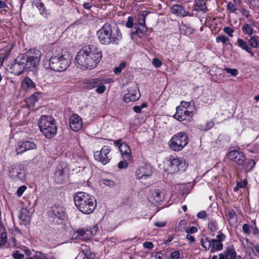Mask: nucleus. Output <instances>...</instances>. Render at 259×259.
<instances>
[{
	"instance_id": "f257e3e1",
	"label": "nucleus",
	"mask_w": 259,
	"mask_h": 259,
	"mask_svg": "<svg viewBox=\"0 0 259 259\" xmlns=\"http://www.w3.org/2000/svg\"><path fill=\"white\" fill-rule=\"evenodd\" d=\"M102 58L101 49L96 46L89 45L83 47L78 52L74 64L82 70L92 69L98 65Z\"/></svg>"
},
{
	"instance_id": "f03ea898",
	"label": "nucleus",
	"mask_w": 259,
	"mask_h": 259,
	"mask_svg": "<svg viewBox=\"0 0 259 259\" xmlns=\"http://www.w3.org/2000/svg\"><path fill=\"white\" fill-rule=\"evenodd\" d=\"M99 41L103 45H118L122 38L119 28L112 29L108 23H105L96 33Z\"/></svg>"
},
{
	"instance_id": "7ed1b4c3",
	"label": "nucleus",
	"mask_w": 259,
	"mask_h": 259,
	"mask_svg": "<svg viewBox=\"0 0 259 259\" xmlns=\"http://www.w3.org/2000/svg\"><path fill=\"white\" fill-rule=\"evenodd\" d=\"M74 202L78 209L84 214H90L97 206L95 197L84 192H77L74 194Z\"/></svg>"
},
{
	"instance_id": "20e7f679",
	"label": "nucleus",
	"mask_w": 259,
	"mask_h": 259,
	"mask_svg": "<svg viewBox=\"0 0 259 259\" xmlns=\"http://www.w3.org/2000/svg\"><path fill=\"white\" fill-rule=\"evenodd\" d=\"M41 53L38 50H29L20 55L26 71H35L40 61Z\"/></svg>"
},
{
	"instance_id": "39448f33",
	"label": "nucleus",
	"mask_w": 259,
	"mask_h": 259,
	"mask_svg": "<svg viewBox=\"0 0 259 259\" xmlns=\"http://www.w3.org/2000/svg\"><path fill=\"white\" fill-rule=\"evenodd\" d=\"M38 124L41 132L46 137L51 138L56 135L57 128L55 119L52 116L42 115Z\"/></svg>"
},
{
	"instance_id": "423d86ee",
	"label": "nucleus",
	"mask_w": 259,
	"mask_h": 259,
	"mask_svg": "<svg viewBox=\"0 0 259 259\" xmlns=\"http://www.w3.org/2000/svg\"><path fill=\"white\" fill-rule=\"evenodd\" d=\"M70 60L68 56L65 55L52 57L49 59V66L51 69L61 72L65 70L70 65Z\"/></svg>"
},
{
	"instance_id": "0eeeda50",
	"label": "nucleus",
	"mask_w": 259,
	"mask_h": 259,
	"mask_svg": "<svg viewBox=\"0 0 259 259\" xmlns=\"http://www.w3.org/2000/svg\"><path fill=\"white\" fill-rule=\"evenodd\" d=\"M188 142L187 134L184 132H181L171 137L169 142V146L172 150L179 151L187 145Z\"/></svg>"
},
{
	"instance_id": "6e6552de",
	"label": "nucleus",
	"mask_w": 259,
	"mask_h": 259,
	"mask_svg": "<svg viewBox=\"0 0 259 259\" xmlns=\"http://www.w3.org/2000/svg\"><path fill=\"white\" fill-rule=\"evenodd\" d=\"M169 164L166 170L169 174H175L179 171L181 168L184 167L185 162L184 160L175 156H170L168 157Z\"/></svg>"
},
{
	"instance_id": "1a4fd4ad",
	"label": "nucleus",
	"mask_w": 259,
	"mask_h": 259,
	"mask_svg": "<svg viewBox=\"0 0 259 259\" xmlns=\"http://www.w3.org/2000/svg\"><path fill=\"white\" fill-rule=\"evenodd\" d=\"M49 217L50 221L54 224H60L59 221L65 218V213L63 207L58 206H53L49 212Z\"/></svg>"
},
{
	"instance_id": "9d476101",
	"label": "nucleus",
	"mask_w": 259,
	"mask_h": 259,
	"mask_svg": "<svg viewBox=\"0 0 259 259\" xmlns=\"http://www.w3.org/2000/svg\"><path fill=\"white\" fill-rule=\"evenodd\" d=\"M153 173L151 166L144 164L138 167L136 171V176L138 179L146 180L150 177Z\"/></svg>"
},
{
	"instance_id": "9b49d317",
	"label": "nucleus",
	"mask_w": 259,
	"mask_h": 259,
	"mask_svg": "<svg viewBox=\"0 0 259 259\" xmlns=\"http://www.w3.org/2000/svg\"><path fill=\"white\" fill-rule=\"evenodd\" d=\"M37 148L36 144L31 141H19L18 142L16 150L17 154H22L23 152L30 150H34Z\"/></svg>"
},
{
	"instance_id": "f8f14e48",
	"label": "nucleus",
	"mask_w": 259,
	"mask_h": 259,
	"mask_svg": "<svg viewBox=\"0 0 259 259\" xmlns=\"http://www.w3.org/2000/svg\"><path fill=\"white\" fill-rule=\"evenodd\" d=\"M193 115V111H190L183 107H177L176 113L174 117L178 120L183 121L191 118Z\"/></svg>"
},
{
	"instance_id": "ddd939ff",
	"label": "nucleus",
	"mask_w": 259,
	"mask_h": 259,
	"mask_svg": "<svg viewBox=\"0 0 259 259\" xmlns=\"http://www.w3.org/2000/svg\"><path fill=\"white\" fill-rule=\"evenodd\" d=\"M110 152V149L108 147L104 146L100 151L94 152L95 159L103 164H106L109 163L110 160L108 157Z\"/></svg>"
},
{
	"instance_id": "4468645a",
	"label": "nucleus",
	"mask_w": 259,
	"mask_h": 259,
	"mask_svg": "<svg viewBox=\"0 0 259 259\" xmlns=\"http://www.w3.org/2000/svg\"><path fill=\"white\" fill-rule=\"evenodd\" d=\"M24 71H26L20 56H18L15 60V62L11 64L9 72L15 75L18 76L21 74Z\"/></svg>"
},
{
	"instance_id": "2eb2a0df",
	"label": "nucleus",
	"mask_w": 259,
	"mask_h": 259,
	"mask_svg": "<svg viewBox=\"0 0 259 259\" xmlns=\"http://www.w3.org/2000/svg\"><path fill=\"white\" fill-rule=\"evenodd\" d=\"M227 157L229 160L233 161L239 165H243L244 163V154L237 150H233L229 152Z\"/></svg>"
},
{
	"instance_id": "dca6fc26",
	"label": "nucleus",
	"mask_w": 259,
	"mask_h": 259,
	"mask_svg": "<svg viewBox=\"0 0 259 259\" xmlns=\"http://www.w3.org/2000/svg\"><path fill=\"white\" fill-rule=\"evenodd\" d=\"M82 121L81 117L76 114H72L69 118V126L74 131H79L82 127Z\"/></svg>"
},
{
	"instance_id": "f3484780",
	"label": "nucleus",
	"mask_w": 259,
	"mask_h": 259,
	"mask_svg": "<svg viewBox=\"0 0 259 259\" xmlns=\"http://www.w3.org/2000/svg\"><path fill=\"white\" fill-rule=\"evenodd\" d=\"M10 176L14 180H23L25 177V172L24 169L19 167H15L10 169Z\"/></svg>"
},
{
	"instance_id": "a211bd4d",
	"label": "nucleus",
	"mask_w": 259,
	"mask_h": 259,
	"mask_svg": "<svg viewBox=\"0 0 259 259\" xmlns=\"http://www.w3.org/2000/svg\"><path fill=\"white\" fill-rule=\"evenodd\" d=\"M193 8L194 11L198 13H205L208 11L206 3L204 0H195Z\"/></svg>"
},
{
	"instance_id": "6ab92c4d",
	"label": "nucleus",
	"mask_w": 259,
	"mask_h": 259,
	"mask_svg": "<svg viewBox=\"0 0 259 259\" xmlns=\"http://www.w3.org/2000/svg\"><path fill=\"white\" fill-rule=\"evenodd\" d=\"M119 148L123 159L124 160H131L132 152L130 148L126 144H121Z\"/></svg>"
},
{
	"instance_id": "aec40b11",
	"label": "nucleus",
	"mask_w": 259,
	"mask_h": 259,
	"mask_svg": "<svg viewBox=\"0 0 259 259\" xmlns=\"http://www.w3.org/2000/svg\"><path fill=\"white\" fill-rule=\"evenodd\" d=\"M140 97V94L139 91H135L132 93L125 94L123 100L125 102H134L138 100Z\"/></svg>"
},
{
	"instance_id": "412c9836",
	"label": "nucleus",
	"mask_w": 259,
	"mask_h": 259,
	"mask_svg": "<svg viewBox=\"0 0 259 259\" xmlns=\"http://www.w3.org/2000/svg\"><path fill=\"white\" fill-rule=\"evenodd\" d=\"M135 31H131V38L133 39L134 35H137L139 38H142L147 32V28L146 26H139L135 25Z\"/></svg>"
},
{
	"instance_id": "4be33fe9",
	"label": "nucleus",
	"mask_w": 259,
	"mask_h": 259,
	"mask_svg": "<svg viewBox=\"0 0 259 259\" xmlns=\"http://www.w3.org/2000/svg\"><path fill=\"white\" fill-rule=\"evenodd\" d=\"M64 172L61 165H58L54 172V177L58 183H62L63 180Z\"/></svg>"
},
{
	"instance_id": "5701e85b",
	"label": "nucleus",
	"mask_w": 259,
	"mask_h": 259,
	"mask_svg": "<svg viewBox=\"0 0 259 259\" xmlns=\"http://www.w3.org/2000/svg\"><path fill=\"white\" fill-rule=\"evenodd\" d=\"M171 10L173 14L180 17H184L188 15V13L185 10L184 8L179 5H174L172 7Z\"/></svg>"
},
{
	"instance_id": "b1692460",
	"label": "nucleus",
	"mask_w": 259,
	"mask_h": 259,
	"mask_svg": "<svg viewBox=\"0 0 259 259\" xmlns=\"http://www.w3.org/2000/svg\"><path fill=\"white\" fill-rule=\"evenodd\" d=\"M238 47L246 51L250 54L251 56H253L251 48L247 45V42L241 38H238L235 44Z\"/></svg>"
},
{
	"instance_id": "393cba45",
	"label": "nucleus",
	"mask_w": 259,
	"mask_h": 259,
	"mask_svg": "<svg viewBox=\"0 0 259 259\" xmlns=\"http://www.w3.org/2000/svg\"><path fill=\"white\" fill-rule=\"evenodd\" d=\"M93 231L80 230L78 232V238L84 241L88 240L93 236Z\"/></svg>"
},
{
	"instance_id": "a878e982",
	"label": "nucleus",
	"mask_w": 259,
	"mask_h": 259,
	"mask_svg": "<svg viewBox=\"0 0 259 259\" xmlns=\"http://www.w3.org/2000/svg\"><path fill=\"white\" fill-rule=\"evenodd\" d=\"M149 13L150 12L147 11H143L141 12L138 15V23H136L135 25L146 26V18Z\"/></svg>"
},
{
	"instance_id": "bb28decb",
	"label": "nucleus",
	"mask_w": 259,
	"mask_h": 259,
	"mask_svg": "<svg viewBox=\"0 0 259 259\" xmlns=\"http://www.w3.org/2000/svg\"><path fill=\"white\" fill-rule=\"evenodd\" d=\"M152 198L154 201L156 203H159L163 200L164 198V195L163 193L160 191L159 190H155L152 193Z\"/></svg>"
},
{
	"instance_id": "cd10ccee",
	"label": "nucleus",
	"mask_w": 259,
	"mask_h": 259,
	"mask_svg": "<svg viewBox=\"0 0 259 259\" xmlns=\"http://www.w3.org/2000/svg\"><path fill=\"white\" fill-rule=\"evenodd\" d=\"M35 6L39 10L40 14L46 17L48 15L44 4L40 0H36L34 2Z\"/></svg>"
},
{
	"instance_id": "c85d7f7f",
	"label": "nucleus",
	"mask_w": 259,
	"mask_h": 259,
	"mask_svg": "<svg viewBox=\"0 0 259 259\" xmlns=\"http://www.w3.org/2000/svg\"><path fill=\"white\" fill-rule=\"evenodd\" d=\"M217 43L222 42L225 46H230L232 47V44L229 42L230 39L225 35H220L215 38Z\"/></svg>"
},
{
	"instance_id": "c756f323",
	"label": "nucleus",
	"mask_w": 259,
	"mask_h": 259,
	"mask_svg": "<svg viewBox=\"0 0 259 259\" xmlns=\"http://www.w3.org/2000/svg\"><path fill=\"white\" fill-rule=\"evenodd\" d=\"M211 251L212 252L215 251H220L223 249V243L219 241H217L214 239L211 240Z\"/></svg>"
},
{
	"instance_id": "7c9ffc66",
	"label": "nucleus",
	"mask_w": 259,
	"mask_h": 259,
	"mask_svg": "<svg viewBox=\"0 0 259 259\" xmlns=\"http://www.w3.org/2000/svg\"><path fill=\"white\" fill-rule=\"evenodd\" d=\"M255 162L253 159H247L244 158V163L243 166L244 169L247 171L252 170V168L254 166Z\"/></svg>"
},
{
	"instance_id": "2f4dec72",
	"label": "nucleus",
	"mask_w": 259,
	"mask_h": 259,
	"mask_svg": "<svg viewBox=\"0 0 259 259\" xmlns=\"http://www.w3.org/2000/svg\"><path fill=\"white\" fill-rule=\"evenodd\" d=\"M22 85L24 88H27L29 89L34 88L35 87V83L29 77H25L22 82Z\"/></svg>"
},
{
	"instance_id": "473e14b6",
	"label": "nucleus",
	"mask_w": 259,
	"mask_h": 259,
	"mask_svg": "<svg viewBox=\"0 0 259 259\" xmlns=\"http://www.w3.org/2000/svg\"><path fill=\"white\" fill-rule=\"evenodd\" d=\"M236 215L235 211L233 209H227L225 211V216L228 222L231 224L232 220Z\"/></svg>"
},
{
	"instance_id": "72a5a7b5",
	"label": "nucleus",
	"mask_w": 259,
	"mask_h": 259,
	"mask_svg": "<svg viewBox=\"0 0 259 259\" xmlns=\"http://www.w3.org/2000/svg\"><path fill=\"white\" fill-rule=\"evenodd\" d=\"M244 34L251 36L253 34V27L249 24H245L241 28Z\"/></svg>"
},
{
	"instance_id": "f704fd0d",
	"label": "nucleus",
	"mask_w": 259,
	"mask_h": 259,
	"mask_svg": "<svg viewBox=\"0 0 259 259\" xmlns=\"http://www.w3.org/2000/svg\"><path fill=\"white\" fill-rule=\"evenodd\" d=\"M226 259H235L236 256V251L233 249H228L224 251Z\"/></svg>"
},
{
	"instance_id": "c9c22d12",
	"label": "nucleus",
	"mask_w": 259,
	"mask_h": 259,
	"mask_svg": "<svg viewBox=\"0 0 259 259\" xmlns=\"http://www.w3.org/2000/svg\"><path fill=\"white\" fill-rule=\"evenodd\" d=\"M258 37L256 35L251 36V37L250 38V39L248 40L249 45L252 48H256L258 45Z\"/></svg>"
},
{
	"instance_id": "e433bc0d",
	"label": "nucleus",
	"mask_w": 259,
	"mask_h": 259,
	"mask_svg": "<svg viewBox=\"0 0 259 259\" xmlns=\"http://www.w3.org/2000/svg\"><path fill=\"white\" fill-rule=\"evenodd\" d=\"M94 85V78L88 79L83 82V87L89 90L95 88Z\"/></svg>"
},
{
	"instance_id": "4c0bfd02",
	"label": "nucleus",
	"mask_w": 259,
	"mask_h": 259,
	"mask_svg": "<svg viewBox=\"0 0 259 259\" xmlns=\"http://www.w3.org/2000/svg\"><path fill=\"white\" fill-rule=\"evenodd\" d=\"M201 244L205 249H209L211 246V240H209L207 238L201 239Z\"/></svg>"
},
{
	"instance_id": "58836bf2",
	"label": "nucleus",
	"mask_w": 259,
	"mask_h": 259,
	"mask_svg": "<svg viewBox=\"0 0 259 259\" xmlns=\"http://www.w3.org/2000/svg\"><path fill=\"white\" fill-rule=\"evenodd\" d=\"M214 125L212 121L207 122L205 125L201 124L199 126V128L202 131H207L211 128Z\"/></svg>"
},
{
	"instance_id": "ea45409f",
	"label": "nucleus",
	"mask_w": 259,
	"mask_h": 259,
	"mask_svg": "<svg viewBox=\"0 0 259 259\" xmlns=\"http://www.w3.org/2000/svg\"><path fill=\"white\" fill-rule=\"evenodd\" d=\"M208 228L212 232L218 229V223L215 220H211L208 224Z\"/></svg>"
},
{
	"instance_id": "a19ab883",
	"label": "nucleus",
	"mask_w": 259,
	"mask_h": 259,
	"mask_svg": "<svg viewBox=\"0 0 259 259\" xmlns=\"http://www.w3.org/2000/svg\"><path fill=\"white\" fill-rule=\"evenodd\" d=\"M126 63L122 62L118 67H116L113 71L116 74H119L121 72L122 70L126 67Z\"/></svg>"
},
{
	"instance_id": "79ce46f5",
	"label": "nucleus",
	"mask_w": 259,
	"mask_h": 259,
	"mask_svg": "<svg viewBox=\"0 0 259 259\" xmlns=\"http://www.w3.org/2000/svg\"><path fill=\"white\" fill-rule=\"evenodd\" d=\"M82 252L84 255L88 259H94L95 257V254L91 251L90 249L82 250Z\"/></svg>"
},
{
	"instance_id": "37998d69",
	"label": "nucleus",
	"mask_w": 259,
	"mask_h": 259,
	"mask_svg": "<svg viewBox=\"0 0 259 259\" xmlns=\"http://www.w3.org/2000/svg\"><path fill=\"white\" fill-rule=\"evenodd\" d=\"M40 96V95L39 93H34L28 99L27 102H30L33 104L38 100Z\"/></svg>"
},
{
	"instance_id": "c03bdc74",
	"label": "nucleus",
	"mask_w": 259,
	"mask_h": 259,
	"mask_svg": "<svg viewBox=\"0 0 259 259\" xmlns=\"http://www.w3.org/2000/svg\"><path fill=\"white\" fill-rule=\"evenodd\" d=\"M243 244L245 248L248 250L253 251L254 245L253 243L249 242L248 239H244V241L243 242Z\"/></svg>"
},
{
	"instance_id": "a18cd8bd",
	"label": "nucleus",
	"mask_w": 259,
	"mask_h": 259,
	"mask_svg": "<svg viewBox=\"0 0 259 259\" xmlns=\"http://www.w3.org/2000/svg\"><path fill=\"white\" fill-rule=\"evenodd\" d=\"M101 182L103 184L109 187H113L115 185L114 181L111 180L104 179Z\"/></svg>"
},
{
	"instance_id": "49530a36",
	"label": "nucleus",
	"mask_w": 259,
	"mask_h": 259,
	"mask_svg": "<svg viewBox=\"0 0 259 259\" xmlns=\"http://www.w3.org/2000/svg\"><path fill=\"white\" fill-rule=\"evenodd\" d=\"M28 212L26 209H22L21 211L20 218L22 220L25 221H28L30 220V217L29 215H26Z\"/></svg>"
},
{
	"instance_id": "de8ad7c7",
	"label": "nucleus",
	"mask_w": 259,
	"mask_h": 259,
	"mask_svg": "<svg viewBox=\"0 0 259 259\" xmlns=\"http://www.w3.org/2000/svg\"><path fill=\"white\" fill-rule=\"evenodd\" d=\"M27 259H46V257L44 253L40 252H36L34 255Z\"/></svg>"
},
{
	"instance_id": "09e8293b",
	"label": "nucleus",
	"mask_w": 259,
	"mask_h": 259,
	"mask_svg": "<svg viewBox=\"0 0 259 259\" xmlns=\"http://www.w3.org/2000/svg\"><path fill=\"white\" fill-rule=\"evenodd\" d=\"M130 160H124L123 159V160L120 161L118 163V167L119 169H125L126 168L128 167V163H127V161H129Z\"/></svg>"
},
{
	"instance_id": "8fccbe9b",
	"label": "nucleus",
	"mask_w": 259,
	"mask_h": 259,
	"mask_svg": "<svg viewBox=\"0 0 259 259\" xmlns=\"http://www.w3.org/2000/svg\"><path fill=\"white\" fill-rule=\"evenodd\" d=\"M7 241V235L6 232L1 233L0 236V245H4Z\"/></svg>"
},
{
	"instance_id": "3c124183",
	"label": "nucleus",
	"mask_w": 259,
	"mask_h": 259,
	"mask_svg": "<svg viewBox=\"0 0 259 259\" xmlns=\"http://www.w3.org/2000/svg\"><path fill=\"white\" fill-rule=\"evenodd\" d=\"M105 79L102 78H94V88H97L98 87L100 86L103 83H105Z\"/></svg>"
},
{
	"instance_id": "603ef678",
	"label": "nucleus",
	"mask_w": 259,
	"mask_h": 259,
	"mask_svg": "<svg viewBox=\"0 0 259 259\" xmlns=\"http://www.w3.org/2000/svg\"><path fill=\"white\" fill-rule=\"evenodd\" d=\"M223 31L225 33L228 34L230 37H233L234 30L230 27L226 26L223 28Z\"/></svg>"
},
{
	"instance_id": "864d4df0",
	"label": "nucleus",
	"mask_w": 259,
	"mask_h": 259,
	"mask_svg": "<svg viewBox=\"0 0 259 259\" xmlns=\"http://www.w3.org/2000/svg\"><path fill=\"white\" fill-rule=\"evenodd\" d=\"M225 70L228 73L231 74L233 76H236L238 74V71L236 69H232L229 68H225Z\"/></svg>"
},
{
	"instance_id": "5fc2aeb1",
	"label": "nucleus",
	"mask_w": 259,
	"mask_h": 259,
	"mask_svg": "<svg viewBox=\"0 0 259 259\" xmlns=\"http://www.w3.org/2000/svg\"><path fill=\"white\" fill-rule=\"evenodd\" d=\"M134 25V19L132 16H129L127 18V21L125 24V26L129 28H132Z\"/></svg>"
},
{
	"instance_id": "6e6d98bb",
	"label": "nucleus",
	"mask_w": 259,
	"mask_h": 259,
	"mask_svg": "<svg viewBox=\"0 0 259 259\" xmlns=\"http://www.w3.org/2000/svg\"><path fill=\"white\" fill-rule=\"evenodd\" d=\"M26 186L23 185L20 186L17 191V195L18 197H21L24 191L26 190Z\"/></svg>"
},
{
	"instance_id": "4d7b16f0",
	"label": "nucleus",
	"mask_w": 259,
	"mask_h": 259,
	"mask_svg": "<svg viewBox=\"0 0 259 259\" xmlns=\"http://www.w3.org/2000/svg\"><path fill=\"white\" fill-rule=\"evenodd\" d=\"M143 247L145 248L148 249H152L154 248V245L152 242L146 241L143 244Z\"/></svg>"
},
{
	"instance_id": "13d9d810",
	"label": "nucleus",
	"mask_w": 259,
	"mask_h": 259,
	"mask_svg": "<svg viewBox=\"0 0 259 259\" xmlns=\"http://www.w3.org/2000/svg\"><path fill=\"white\" fill-rule=\"evenodd\" d=\"M225 235L222 232H219V234L216 236V239H214L217 241H219L220 242H222L225 240Z\"/></svg>"
},
{
	"instance_id": "bf43d9fd",
	"label": "nucleus",
	"mask_w": 259,
	"mask_h": 259,
	"mask_svg": "<svg viewBox=\"0 0 259 259\" xmlns=\"http://www.w3.org/2000/svg\"><path fill=\"white\" fill-rule=\"evenodd\" d=\"M197 217L199 219L206 220L207 214L205 211H201L197 213Z\"/></svg>"
},
{
	"instance_id": "052dcab7",
	"label": "nucleus",
	"mask_w": 259,
	"mask_h": 259,
	"mask_svg": "<svg viewBox=\"0 0 259 259\" xmlns=\"http://www.w3.org/2000/svg\"><path fill=\"white\" fill-rule=\"evenodd\" d=\"M13 256L15 259H22L24 257V255L17 250L13 253Z\"/></svg>"
},
{
	"instance_id": "680f3d73",
	"label": "nucleus",
	"mask_w": 259,
	"mask_h": 259,
	"mask_svg": "<svg viewBox=\"0 0 259 259\" xmlns=\"http://www.w3.org/2000/svg\"><path fill=\"white\" fill-rule=\"evenodd\" d=\"M180 252L178 250H176L170 253V257L171 259H179L180 258Z\"/></svg>"
},
{
	"instance_id": "e2e57ef3",
	"label": "nucleus",
	"mask_w": 259,
	"mask_h": 259,
	"mask_svg": "<svg viewBox=\"0 0 259 259\" xmlns=\"http://www.w3.org/2000/svg\"><path fill=\"white\" fill-rule=\"evenodd\" d=\"M153 65L157 68L160 67L162 65V62L157 58H154L152 60Z\"/></svg>"
},
{
	"instance_id": "0e129e2a",
	"label": "nucleus",
	"mask_w": 259,
	"mask_h": 259,
	"mask_svg": "<svg viewBox=\"0 0 259 259\" xmlns=\"http://www.w3.org/2000/svg\"><path fill=\"white\" fill-rule=\"evenodd\" d=\"M197 231V228L194 226H192L190 228H187L186 229V232L188 234H193L196 233Z\"/></svg>"
},
{
	"instance_id": "69168bd1",
	"label": "nucleus",
	"mask_w": 259,
	"mask_h": 259,
	"mask_svg": "<svg viewBox=\"0 0 259 259\" xmlns=\"http://www.w3.org/2000/svg\"><path fill=\"white\" fill-rule=\"evenodd\" d=\"M104 84L105 83H103L100 86L96 88V92L98 94H103L105 92L106 90V87L105 86Z\"/></svg>"
},
{
	"instance_id": "338daca9",
	"label": "nucleus",
	"mask_w": 259,
	"mask_h": 259,
	"mask_svg": "<svg viewBox=\"0 0 259 259\" xmlns=\"http://www.w3.org/2000/svg\"><path fill=\"white\" fill-rule=\"evenodd\" d=\"M237 185L239 188H244L247 185V181L246 180H244L243 182H238L237 183Z\"/></svg>"
},
{
	"instance_id": "774afa93",
	"label": "nucleus",
	"mask_w": 259,
	"mask_h": 259,
	"mask_svg": "<svg viewBox=\"0 0 259 259\" xmlns=\"http://www.w3.org/2000/svg\"><path fill=\"white\" fill-rule=\"evenodd\" d=\"M228 7L232 12H234L236 10L235 5L231 2L228 4Z\"/></svg>"
}]
</instances>
